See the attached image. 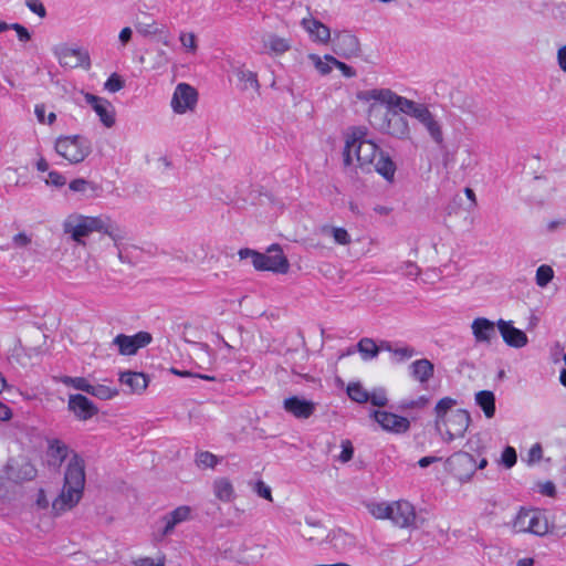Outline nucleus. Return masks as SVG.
<instances>
[{
    "mask_svg": "<svg viewBox=\"0 0 566 566\" xmlns=\"http://www.w3.org/2000/svg\"><path fill=\"white\" fill-rule=\"evenodd\" d=\"M45 442V458L50 468L60 469L63 462L69 460L61 493L52 502L53 513L62 515L75 507L83 496L86 476L85 460L59 438H46Z\"/></svg>",
    "mask_w": 566,
    "mask_h": 566,
    "instance_id": "obj_1",
    "label": "nucleus"
},
{
    "mask_svg": "<svg viewBox=\"0 0 566 566\" xmlns=\"http://www.w3.org/2000/svg\"><path fill=\"white\" fill-rule=\"evenodd\" d=\"M366 137V130L360 127L352 128L345 138L343 150L344 165L356 166L363 172L376 171L386 180L392 181L396 165L379 147Z\"/></svg>",
    "mask_w": 566,
    "mask_h": 566,
    "instance_id": "obj_2",
    "label": "nucleus"
},
{
    "mask_svg": "<svg viewBox=\"0 0 566 566\" xmlns=\"http://www.w3.org/2000/svg\"><path fill=\"white\" fill-rule=\"evenodd\" d=\"M63 233L78 245L85 247L86 239L98 232L109 238L118 250V259H123L119 245L127 239V231L108 214L85 216L73 212L62 222Z\"/></svg>",
    "mask_w": 566,
    "mask_h": 566,
    "instance_id": "obj_3",
    "label": "nucleus"
},
{
    "mask_svg": "<svg viewBox=\"0 0 566 566\" xmlns=\"http://www.w3.org/2000/svg\"><path fill=\"white\" fill-rule=\"evenodd\" d=\"M367 98L397 106L402 114L416 119L434 145L439 147L444 145L446 138L442 119L427 104L398 95L391 90L374 91L367 94Z\"/></svg>",
    "mask_w": 566,
    "mask_h": 566,
    "instance_id": "obj_4",
    "label": "nucleus"
},
{
    "mask_svg": "<svg viewBox=\"0 0 566 566\" xmlns=\"http://www.w3.org/2000/svg\"><path fill=\"white\" fill-rule=\"evenodd\" d=\"M387 88H373L358 94V98L368 104V120L371 126L381 134L394 138L407 140L411 138L409 120L403 116L397 106L384 104L376 99H368L367 94L374 91H386Z\"/></svg>",
    "mask_w": 566,
    "mask_h": 566,
    "instance_id": "obj_5",
    "label": "nucleus"
},
{
    "mask_svg": "<svg viewBox=\"0 0 566 566\" xmlns=\"http://www.w3.org/2000/svg\"><path fill=\"white\" fill-rule=\"evenodd\" d=\"M238 255L241 260L250 259L256 271L286 274L290 270V262L279 244H272L265 253L249 248L240 249Z\"/></svg>",
    "mask_w": 566,
    "mask_h": 566,
    "instance_id": "obj_6",
    "label": "nucleus"
},
{
    "mask_svg": "<svg viewBox=\"0 0 566 566\" xmlns=\"http://www.w3.org/2000/svg\"><path fill=\"white\" fill-rule=\"evenodd\" d=\"M55 151L72 165L84 161L92 153L91 142L81 135L60 136L54 144Z\"/></svg>",
    "mask_w": 566,
    "mask_h": 566,
    "instance_id": "obj_7",
    "label": "nucleus"
},
{
    "mask_svg": "<svg viewBox=\"0 0 566 566\" xmlns=\"http://www.w3.org/2000/svg\"><path fill=\"white\" fill-rule=\"evenodd\" d=\"M514 533H530L544 536L549 532V522L541 510L521 509L511 523Z\"/></svg>",
    "mask_w": 566,
    "mask_h": 566,
    "instance_id": "obj_8",
    "label": "nucleus"
},
{
    "mask_svg": "<svg viewBox=\"0 0 566 566\" xmlns=\"http://www.w3.org/2000/svg\"><path fill=\"white\" fill-rule=\"evenodd\" d=\"M53 53L63 67H83L85 70L91 67L90 53L83 48H71L66 44H60L53 49Z\"/></svg>",
    "mask_w": 566,
    "mask_h": 566,
    "instance_id": "obj_9",
    "label": "nucleus"
},
{
    "mask_svg": "<svg viewBox=\"0 0 566 566\" xmlns=\"http://www.w3.org/2000/svg\"><path fill=\"white\" fill-rule=\"evenodd\" d=\"M389 521L398 528H417L418 516L416 507L407 500L392 501L390 502Z\"/></svg>",
    "mask_w": 566,
    "mask_h": 566,
    "instance_id": "obj_10",
    "label": "nucleus"
},
{
    "mask_svg": "<svg viewBox=\"0 0 566 566\" xmlns=\"http://www.w3.org/2000/svg\"><path fill=\"white\" fill-rule=\"evenodd\" d=\"M469 423V412L464 409H455L442 422V433L440 434L447 442L462 438L468 430Z\"/></svg>",
    "mask_w": 566,
    "mask_h": 566,
    "instance_id": "obj_11",
    "label": "nucleus"
},
{
    "mask_svg": "<svg viewBox=\"0 0 566 566\" xmlns=\"http://www.w3.org/2000/svg\"><path fill=\"white\" fill-rule=\"evenodd\" d=\"M265 546L262 544H232L224 551V557L241 564H254L264 557Z\"/></svg>",
    "mask_w": 566,
    "mask_h": 566,
    "instance_id": "obj_12",
    "label": "nucleus"
},
{
    "mask_svg": "<svg viewBox=\"0 0 566 566\" xmlns=\"http://www.w3.org/2000/svg\"><path fill=\"white\" fill-rule=\"evenodd\" d=\"M198 92L187 83H179L175 87L170 106L176 114H186L196 108Z\"/></svg>",
    "mask_w": 566,
    "mask_h": 566,
    "instance_id": "obj_13",
    "label": "nucleus"
},
{
    "mask_svg": "<svg viewBox=\"0 0 566 566\" xmlns=\"http://www.w3.org/2000/svg\"><path fill=\"white\" fill-rule=\"evenodd\" d=\"M8 478L14 482L33 480L36 476V469L27 457H17L8 461L6 467Z\"/></svg>",
    "mask_w": 566,
    "mask_h": 566,
    "instance_id": "obj_14",
    "label": "nucleus"
},
{
    "mask_svg": "<svg viewBox=\"0 0 566 566\" xmlns=\"http://www.w3.org/2000/svg\"><path fill=\"white\" fill-rule=\"evenodd\" d=\"M150 342L151 335L147 332H138L132 336L119 334L113 339L119 354L125 356L135 355L139 348L147 346Z\"/></svg>",
    "mask_w": 566,
    "mask_h": 566,
    "instance_id": "obj_15",
    "label": "nucleus"
},
{
    "mask_svg": "<svg viewBox=\"0 0 566 566\" xmlns=\"http://www.w3.org/2000/svg\"><path fill=\"white\" fill-rule=\"evenodd\" d=\"M333 52L344 59H350L359 52L358 39L348 31L336 32L332 39Z\"/></svg>",
    "mask_w": 566,
    "mask_h": 566,
    "instance_id": "obj_16",
    "label": "nucleus"
},
{
    "mask_svg": "<svg viewBox=\"0 0 566 566\" xmlns=\"http://www.w3.org/2000/svg\"><path fill=\"white\" fill-rule=\"evenodd\" d=\"M447 463L451 472L460 480L469 479L475 471V460L467 452H457L451 455Z\"/></svg>",
    "mask_w": 566,
    "mask_h": 566,
    "instance_id": "obj_17",
    "label": "nucleus"
},
{
    "mask_svg": "<svg viewBox=\"0 0 566 566\" xmlns=\"http://www.w3.org/2000/svg\"><path fill=\"white\" fill-rule=\"evenodd\" d=\"M496 327L502 336L503 342L513 348H522L527 345V335L513 325L512 321L500 318L496 322Z\"/></svg>",
    "mask_w": 566,
    "mask_h": 566,
    "instance_id": "obj_18",
    "label": "nucleus"
},
{
    "mask_svg": "<svg viewBox=\"0 0 566 566\" xmlns=\"http://www.w3.org/2000/svg\"><path fill=\"white\" fill-rule=\"evenodd\" d=\"M84 99L92 106L94 112L99 117V120L107 128H111L115 124V108L107 99L93 95L91 93L84 94Z\"/></svg>",
    "mask_w": 566,
    "mask_h": 566,
    "instance_id": "obj_19",
    "label": "nucleus"
},
{
    "mask_svg": "<svg viewBox=\"0 0 566 566\" xmlns=\"http://www.w3.org/2000/svg\"><path fill=\"white\" fill-rule=\"evenodd\" d=\"M374 419L379 423V426L392 433H405L410 428V421L401 416H398L388 411H374Z\"/></svg>",
    "mask_w": 566,
    "mask_h": 566,
    "instance_id": "obj_20",
    "label": "nucleus"
},
{
    "mask_svg": "<svg viewBox=\"0 0 566 566\" xmlns=\"http://www.w3.org/2000/svg\"><path fill=\"white\" fill-rule=\"evenodd\" d=\"M283 408L297 419H308L316 410V403L298 396H292L283 400Z\"/></svg>",
    "mask_w": 566,
    "mask_h": 566,
    "instance_id": "obj_21",
    "label": "nucleus"
},
{
    "mask_svg": "<svg viewBox=\"0 0 566 566\" xmlns=\"http://www.w3.org/2000/svg\"><path fill=\"white\" fill-rule=\"evenodd\" d=\"M67 407L69 410L82 421L91 419L98 412L97 407L87 397L81 394L70 395Z\"/></svg>",
    "mask_w": 566,
    "mask_h": 566,
    "instance_id": "obj_22",
    "label": "nucleus"
},
{
    "mask_svg": "<svg viewBox=\"0 0 566 566\" xmlns=\"http://www.w3.org/2000/svg\"><path fill=\"white\" fill-rule=\"evenodd\" d=\"M496 323L486 317H475L471 323V332L476 344H491L495 337Z\"/></svg>",
    "mask_w": 566,
    "mask_h": 566,
    "instance_id": "obj_23",
    "label": "nucleus"
},
{
    "mask_svg": "<svg viewBox=\"0 0 566 566\" xmlns=\"http://www.w3.org/2000/svg\"><path fill=\"white\" fill-rule=\"evenodd\" d=\"M191 517L192 509L188 505H180L167 513L161 517V522L164 523L163 536L171 534L177 525L191 520Z\"/></svg>",
    "mask_w": 566,
    "mask_h": 566,
    "instance_id": "obj_24",
    "label": "nucleus"
},
{
    "mask_svg": "<svg viewBox=\"0 0 566 566\" xmlns=\"http://www.w3.org/2000/svg\"><path fill=\"white\" fill-rule=\"evenodd\" d=\"M301 24L314 42L327 44L332 40L329 28L321 21L314 18H304Z\"/></svg>",
    "mask_w": 566,
    "mask_h": 566,
    "instance_id": "obj_25",
    "label": "nucleus"
},
{
    "mask_svg": "<svg viewBox=\"0 0 566 566\" xmlns=\"http://www.w3.org/2000/svg\"><path fill=\"white\" fill-rule=\"evenodd\" d=\"M213 495L223 503L234 501L237 494L233 483L229 478L220 476L212 483Z\"/></svg>",
    "mask_w": 566,
    "mask_h": 566,
    "instance_id": "obj_26",
    "label": "nucleus"
},
{
    "mask_svg": "<svg viewBox=\"0 0 566 566\" xmlns=\"http://www.w3.org/2000/svg\"><path fill=\"white\" fill-rule=\"evenodd\" d=\"M119 381L126 385L133 394H140L148 386V379L146 375L137 371L122 373L119 376Z\"/></svg>",
    "mask_w": 566,
    "mask_h": 566,
    "instance_id": "obj_27",
    "label": "nucleus"
},
{
    "mask_svg": "<svg viewBox=\"0 0 566 566\" xmlns=\"http://www.w3.org/2000/svg\"><path fill=\"white\" fill-rule=\"evenodd\" d=\"M69 189L72 192L80 193L84 199H90L97 197L101 188L85 178H75L70 181Z\"/></svg>",
    "mask_w": 566,
    "mask_h": 566,
    "instance_id": "obj_28",
    "label": "nucleus"
},
{
    "mask_svg": "<svg viewBox=\"0 0 566 566\" xmlns=\"http://www.w3.org/2000/svg\"><path fill=\"white\" fill-rule=\"evenodd\" d=\"M331 543L339 554H346L356 547L355 536L342 530L333 533Z\"/></svg>",
    "mask_w": 566,
    "mask_h": 566,
    "instance_id": "obj_29",
    "label": "nucleus"
},
{
    "mask_svg": "<svg viewBox=\"0 0 566 566\" xmlns=\"http://www.w3.org/2000/svg\"><path fill=\"white\" fill-rule=\"evenodd\" d=\"M234 74L239 81L240 90L252 91L253 93L259 94L260 83L258 81L256 73L247 69L238 67L235 69Z\"/></svg>",
    "mask_w": 566,
    "mask_h": 566,
    "instance_id": "obj_30",
    "label": "nucleus"
},
{
    "mask_svg": "<svg viewBox=\"0 0 566 566\" xmlns=\"http://www.w3.org/2000/svg\"><path fill=\"white\" fill-rule=\"evenodd\" d=\"M433 364L427 358L415 360L410 365L411 376L420 382H427L433 376Z\"/></svg>",
    "mask_w": 566,
    "mask_h": 566,
    "instance_id": "obj_31",
    "label": "nucleus"
},
{
    "mask_svg": "<svg viewBox=\"0 0 566 566\" xmlns=\"http://www.w3.org/2000/svg\"><path fill=\"white\" fill-rule=\"evenodd\" d=\"M451 105L463 114H474L478 111L476 99L460 92L451 94Z\"/></svg>",
    "mask_w": 566,
    "mask_h": 566,
    "instance_id": "obj_32",
    "label": "nucleus"
},
{
    "mask_svg": "<svg viewBox=\"0 0 566 566\" xmlns=\"http://www.w3.org/2000/svg\"><path fill=\"white\" fill-rule=\"evenodd\" d=\"M455 405V400L450 397L440 399L434 408L436 411V429L439 433H442V422L452 411V407Z\"/></svg>",
    "mask_w": 566,
    "mask_h": 566,
    "instance_id": "obj_33",
    "label": "nucleus"
},
{
    "mask_svg": "<svg viewBox=\"0 0 566 566\" xmlns=\"http://www.w3.org/2000/svg\"><path fill=\"white\" fill-rule=\"evenodd\" d=\"M475 402L483 410L486 418L495 413V396L490 390H481L475 394Z\"/></svg>",
    "mask_w": 566,
    "mask_h": 566,
    "instance_id": "obj_34",
    "label": "nucleus"
},
{
    "mask_svg": "<svg viewBox=\"0 0 566 566\" xmlns=\"http://www.w3.org/2000/svg\"><path fill=\"white\" fill-rule=\"evenodd\" d=\"M321 232L326 237H331L338 245H349L352 243V237L345 228L323 226Z\"/></svg>",
    "mask_w": 566,
    "mask_h": 566,
    "instance_id": "obj_35",
    "label": "nucleus"
},
{
    "mask_svg": "<svg viewBox=\"0 0 566 566\" xmlns=\"http://www.w3.org/2000/svg\"><path fill=\"white\" fill-rule=\"evenodd\" d=\"M264 46L274 54H283L290 50L291 44L289 40L276 35H269L264 41Z\"/></svg>",
    "mask_w": 566,
    "mask_h": 566,
    "instance_id": "obj_36",
    "label": "nucleus"
},
{
    "mask_svg": "<svg viewBox=\"0 0 566 566\" xmlns=\"http://www.w3.org/2000/svg\"><path fill=\"white\" fill-rule=\"evenodd\" d=\"M357 350L360 353L363 359L365 360L375 358L379 353V348L374 339L368 337H364L358 342Z\"/></svg>",
    "mask_w": 566,
    "mask_h": 566,
    "instance_id": "obj_37",
    "label": "nucleus"
},
{
    "mask_svg": "<svg viewBox=\"0 0 566 566\" xmlns=\"http://www.w3.org/2000/svg\"><path fill=\"white\" fill-rule=\"evenodd\" d=\"M54 379L67 387H72L76 390L85 391L88 394L91 384L84 377L60 376L54 377Z\"/></svg>",
    "mask_w": 566,
    "mask_h": 566,
    "instance_id": "obj_38",
    "label": "nucleus"
},
{
    "mask_svg": "<svg viewBox=\"0 0 566 566\" xmlns=\"http://www.w3.org/2000/svg\"><path fill=\"white\" fill-rule=\"evenodd\" d=\"M367 510L377 520L390 518V502H373L367 504Z\"/></svg>",
    "mask_w": 566,
    "mask_h": 566,
    "instance_id": "obj_39",
    "label": "nucleus"
},
{
    "mask_svg": "<svg viewBox=\"0 0 566 566\" xmlns=\"http://www.w3.org/2000/svg\"><path fill=\"white\" fill-rule=\"evenodd\" d=\"M347 395L348 397L358 402L364 403L369 400V394L359 382H350L347 386Z\"/></svg>",
    "mask_w": 566,
    "mask_h": 566,
    "instance_id": "obj_40",
    "label": "nucleus"
},
{
    "mask_svg": "<svg viewBox=\"0 0 566 566\" xmlns=\"http://www.w3.org/2000/svg\"><path fill=\"white\" fill-rule=\"evenodd\" d=\"M88 394L98 399L107 400L117 396L118 391L117 389L106 385H91Z\"/></svg>",
    "mask_w": 566,
    "mask_h": 566,
    "instance_id": "obj_41",
    "label": "nucleus"
},
{
    "mask_svg": "<svg viewBox=\"0 0 566 566\" xmlns=\"http://www.w3.org/2000/svg\"><path fill=\"white\" fill-rule=\"evenodd\" d=\"M308 60L314 64L317 72L322 75H327L332 71L333 63L326 60V55L321 57L317 54H308Z\"/></svg>",
    "mask_w": 566,
    "mask_h": 566,
    "instance_id": "obj_42",
    "label": "nucleus"
},
{
    "mask_svg": "<svg viewBox=\"0 0 566 566\" xmlns=\"http://www.w3.org/2000/svg\"><path fill=\"white\" fill-rule=\"evenodd\" d=\"M149 63L153 70H158L169 63V56L165 50L157 49L150 53Z\"/></svg>",
    "mask_w": 566,
    "mask_h": 566,
    "instance_id": "obj_43",
    "label": "nucleus"
},
{
    "mask_svg": "<svg viewBox=\"0 0 566 566\" xmlns=\"http://www.w3.org/2000/svg\"><path fill=\"white\" fill-rule=\"evenodd\" d=\"M219 462L217 455L208 451H201L196 457V463L199 468L213 469Z\"/></svg>",
    "mask_w": 566,
    "mask_h": 566,
    "instance_id": "obj_44",
    "label": "nucleus"
},
{
    "mask_svg": "<svg viewBox=\"0 0 566 566\" xmlns=\"http://www.w3.org/2000/svg\"><path fill=\"white\" fill-rule=\"evenodd\" d=\"M553 277L554 271L549 265L543 264L536 270L535 280L539 287H545L553 280Z\"/></svg>",
    "mask_w": 566,
    "mask_h": 566,
    "instance_id": "obj_45",
    "label": "nucleus"
},
{
    "mask_svg": "<svg viewBox=\"0 0 566 566\" xmlns=\"http://www.w3.org/2000/svg\"><path fill=\"white\" fill-rule=\"evenodd\" d=\"M166 557L159 554L157 557H140L133 562L134 566H165Z\"/></svg>",
    "mask_w": 566,
    "mask_h": 566,
    "instance_id": "obj_46",
    "label": "nucleus"
},
{
    "mask_svg": "<svg viewBox=\"0 0 566 566\" xmlns=\"http://www.w3.org/2000/svg\"><path fill=\"white\" fill-rule=\"evenodd\" d=\"M252 490L258 494V496L265 499L270 502L273 501L271 488L268 484H265L262 480L254 482L252 485Z\"/></svg>",
    "mask_w": 566,
    "mask_h": 566,
    "instance_id": "obj_47",
    "label": "nucleus"
},
{
    "mask_svg": "<svg viewBox=\"0 0 566 566\" xmlns=\"http://www.w3.org/2000/svg\"><path fill=\"white\" fill-rule=\"evenodd\" d=\"M342 452L338 455V461L342 463H347L353 459L354 455V447L350 440L345 439L340 442Z\"/></svg>",
    "mask_w": 566,
    "mask_h": 566,
    "instance_id": "obj_48",
    "label": "nucleus"
},
{
    "mask_svg": "<svg viewBox=\"0 0 566 566\" xmlns=\"http://www.w3.org/2000/svg\"><path fill=\"white\" fill-rule=\"evenodd\" d=\"M124 87V81L116 73H113L104 83V88L111 93H116Z\"/></svg>",
    "mask_w": 566,
    "mask_h": 566,
    "instance_id": "obj_49",
    "label": "nucleus"
},
{
    "mask_svg": "<svg viewBox=\"0 0 566 566\" xmlns=\"http://www.w3.org/2000/svg\"><path fill=\"white\" fill-rule=\"evenodd\" d=\"M400 272L406 277L417 279L421 270L415 262L406 261L400 265Z\"/></svg>",
    "mask_w": 566,
    "mask_h": 566,
    "instance_id": "obj_50",
    "label": "nucleus"
},
{
    "mask_svg": "<svg viewBox=\"0 0 566 566\" xmlns=\"http://www.w3.org/2000/svg\"><path fill=\"white\" fill-rule=\"evenodd\" d=\"M326 60L332 62L334 66H336L344 76L346 77H354L356 75V72L353 67L345 64L344 62L338 61L336 57H334L331 54H326Z\"/></svg>",
    "mask_w": 566,
    "mask_h": 566,
    "instance_id": "obj_51",
    "label": "nucleus"
},
{
    "mask_svg": "<svg viewBox=\"0 0 566 566\" xmlns=\"http://www.w3.org/2000/svg\"><path fill=\"white\" fill-rule=\"evenodd\" d=\"M179 40L185 49H187L189 52L195 53L197 51V39L195 33L189 32H182L179 36Z\"/></svg>",
    "mask_w": 566,
    "mask_h": 566,
    "instance_id": "obj_52",
    "label": "nucleus"
},
{
    "mask_svg": "<svg viewBox=\"0 0 566 566\" xmlns=\"http://www.w3.org/2000/svg\"><path fill=\"white\" fill-rule=\"evenodd\" d=\"M45 184L48 186H53L56 188H61L66 184V178L60 174L59 171H50L48 174V178L45 179Z\"/></svg>",
    "mask_w": 566,
    "mask_h": 566,
    "instance_id": "obj_53",
    "label": "nucleus"
},
{
    "mask_svg": "<svg viewBox=\"0 0 566 566\" xmlns=\"http://www.w3.org/2000/svg\"><path fill=\"white\" fill-rule=\"evenodd\" d=\"M374 406L385 407L388 402L385 390L379 389L369 394V400Z\"/></svg>",
    "mask_w": 566,
    "mask_h": 566,
    "instance_id": "obj_54",
    "label": "nucleus"
},
{
    "mask_svg": "<svg viewBox=\"0 0 566 566\" xmlns=\"http://www.w3.org/2000/svg\"><path fill=\"white\" fill-rule=\"evenodd\" d=\"M502 463L506 468H512L516 463V451L512 447H506L502 453Z\"/></svg>",
    "mask_w": 566,
    "mask_h": 566,
    "instance_id": "obj_55",
    "label": "nucleus"
},
{
    "mask_svg": "<svg viewBox=\"0 0 566 566\" xmlns=\"http://www.w3.org/2000/svg\"><path fill=\"white\" fill-rule=\"evenodd\" d=\"M542 455H543V450H542V447L539 443H535L534 446H532V448L530 449L528 453H527V463L530 465L538 462L541 459H542Z\"/></svg>",
    "mask_w": 566,
    "mask_h": 566,
    "instance_id": "obj_56",
    "label": "nucleus"
},
{
    "mask_svg": "<svg viewBox=\"0 0 566 566\" xmlns=\"http://www.w3.org/2000/svg\"><path fill=\"white\" fill-rule=\"evenodd\" d=\"M25 4L30 11L39 15L40 18H44L46 14L45 8L40 0H25Z\"/></svg>",
    "mask_w": 566,
    "mask_h": 566,
    "instance_id": "obj_57",
    "label": "nucleus"
},
{
    "mask_svg": "<svg viewBox=\"0 0 566 566\" xmlns=\"http://www.w3.org/2000/svg\"><path fill=\"white\" fill-rule=\"evenodd\" d=\"M12 242L17 248H25L32 242V239L25 232H19L13 235Z\"/></svg>",
    "mask_w": 566,
    "mask_h": 566,
    "instance_id": "obj_58",
    "label": "nucleus"
},
{
    "mask_svg": "<svg viewBox=\"0 0 566 566\" xmlns=\"http://www.w3.org/2000/svg\"><path fill=\"white\" fill-rule=\"evenodd\" d=\"M553 17L566 25V2H560L553 8Z\"/></svg>",
    "mask_w": 566,
    "mask_h": 566,
    "instance_id": "obj_59",
    "label": "nucleus"
},
{
    "mask_svg": "<svg viewBox=\"0 0 566 566\" xmlns=\"http://www.w3.org/2000/svg\"><path fill=\"white\" fill-rule=\"evenodd\" d=\"M10 29L17 32L19 40L22 42H27L31 39L30 32L22 24L12 23Z\"/></svg>",
    "mask_w": 566,
    "mask_h": 566,
    "instance_id": "obj_60",
    "label": "nucleus"
},
{
    "mask_svg": "<svg viewBox=\"0 0 566 566\" xmlns=\"http://www.w3.org/2000/svg\"><path fill=\"white\" fill-rule=\"evenodd\" d=\"M318 525L317 524H307L305 526H303L301 530H300V534L303 538L307 539V541H313L316 536H315V528H317Z\"/></svg>",
    "mask_w": 566,
    "mask_h": 566,
    "instance_id": "obj_61",
    "label": "nucleus"
},
{
    "mask_svg": "<svg viewBox=\"0 0 566 566\" xmlns=\"http://www.w3.org/2000/svg\"><path fill=\"white\" fill-rule=\"evenodd\" d=\"M539 492L544 495L553 497L556 494L555 484L551 481H546V482L539 484Z\"/></svg>",
    "mask_w": 566,
    "mask_h": 566,
    "instance_id": "obj_62",
    "label": "nucleus"
},
{
    "mask_svg": "<svg viewBox=\"0 0 566 566\" xmlns=\"http://www.w3.org/2000/svg\"><path fill=\"white\" fill-rule=\"evenodd\" d=\"M556 59H557V64H558L559 69H560L564 73H566V44H565V45H562V46L557 50Z\"/></svg>",
    "mask_w": 566,
    "mask_h": 566,
    "instance_id": "obj_63",
    "label": "nucleus"
},
{
    "mask_svg": "<svg viewBox=\"0 0 566 566\" xmlns=\"http://www.w3.org/2000/svg\"><path fill=\"white\" fill-rule=\"evenodd\" d=\"M394 353L399 356L401 360L409 359L415 355V350L410 347L398 348Z\"/></svg>",
    "mask_w": 566,
    "mask_h": 566,
    "instance_id": "obj_64",
    "label": "nucleus"
}]
</instances>
